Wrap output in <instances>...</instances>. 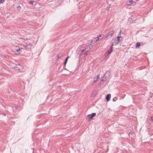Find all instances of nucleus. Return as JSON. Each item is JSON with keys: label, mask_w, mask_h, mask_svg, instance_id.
<instances>
[{"label": "nucleus", "mask_w": 153, "mask_h": 153, "mask_svg": "<svg viewBox=\"0 0 153 153\" xmlns=\"http://www.w3.org/2000/svg\"><path fill=\"white\" fill-rule=\"evenodd\" d=\"M122 40L121 39L116 38L114 40V42L112 44V45H116L120 43Z\"/></svg>", "instance_id": "nucleus-1"}, {"label": "nucleus", "mask_w": 153, "mask_h": 153, "mask_svg": "<svg viewBox=\"0 0 153 153\" xmlns=\"http://www.w3.org/2000/svg\"><path fill=\"white\" fill-rule=\"evenodd\" d=\"M114 33V32L113 31H111L108 32L105 35V38L107 39H108L112 36V35Z\"/></svg>", "instance_id": "nucleus-2"}, {"label": "nucleus", "mask_w": 153, "mask_h": 153, "mask_svg": "<svg viewBox=\"0 0 153 153\" xmlns=\"http://www.w3.org/2000/svg\"><path fill=\"white\" fill-rule=\"evenodd\" d=\"M96 113H93L91 115H88V120L90 121L96 115Z\"/></svg>", "instance_id": "nucleus-3"}, {"label": "nucleus", "mask_w": 153, "mask_h": 153, "mask_svg": "<svg viewBox=\"0 0 153 153\" xmlns=\"http://www.w3.org/2000/svg\"><path fill=\"white\" fill-rule=\"evenodd\" d=\"M16 70L21 71H22L23 67L20 65H18L16 67Z\"/></svg>", "instance_id": "nucleus-4"}, {"label": "nucleus", "mask_w": 153, "mask_h": 153, "mask_svg": "<svg viewBox=\"0 0 153 153\" xmlns=\"http://www.w3.org/2000/svg\"><path fill=\"white\" fill-rule=\"evenodd\" d=\"M110 74V72L109 71H107L104 74V77H105V78H107L109 77Z\"/></svg>", "instance_id": "nucleus-5"}, {"label": "nucleus", "mask_w": 153, "mask_h": 153, "mask_svg": "<svg viewBox=\"0 0 153 153\" xmlns=\"http://www.w3.org/2000/svg\"><path fill=\"white\" fill-rule=\"evenodd\" d=\"M103 38V37H102L101 38H100L99 37H97L96 38H93L92 40L93 42H96L97 41L99 40L100 39H102Z\"/></svg>", "instance_id": "nucleus-6"}, {"label": "nucleus", "mask_w": 153, "mask_h": 153, "mask_svg": "<svg viewBox=\"0 0 153 153\" xmlns=\"http://www.w3.org/2000/svg\"><path fill=\"white\" fill-rule=\"evenodd\" d=\"M29 4L33 5L35 6L36 4V2L35 1H30L29 2Z\"/></svg>", "instance_id": "nucleus-7"}, {"label": "nucleus", "mask_w": 153, "mask_h": 153, "mask_svg": "<svg viewBox=\"0 0 153 153\" xmlns=\"http://www.w3.org/2000/svg\"><path fill=\"white\" fill-rule=\"evenodd\" d=\"M111 97V95L110 94H108L106 97V99L107 101H108L110 100V98Z\"/></svg>", "instance_id": "nucleus-8"}, {"label": "nucleus", "mask_w": 153, "mask_h": 153, "mask_svg": "<svg viewBox=\"0 0 153 153\" xmlns=\"http://www.w3.org/2000/svg\"><path fill=\"white\" fill-rule=\"evenodd\" d=\"M24 46L27 49H30L31 48V46L30 45H25Z\"/></svg>", "instance_id": "nucleus-9"}, {"label": "nucleus", "mask_w": 153, "mask_h": 153, "mask_svg": "<svg viewBox=\"0 0 153 153\" xmlns=\"http://www.w3.org/2000/svg\"><path fill=\"white\" fill-rule=\"evenodd\" d=\"M121 31H120V33L118 34V36L116 37V38H119V39H121V40L122 39V36H121Z\"/></svg>", "instance_id": "nucleus-10"}, {"label": "nucleus", "mask_w": 153, "mask_h": 153, "mask_svg": "<svg viewBox=\"0 0 153 153\" xmlns=\"http://www.w3.org/2000/svg\"><path fill=\"white\" fill-rule=\"evenodd\" d=\"M140 45V43L139 42H137L136 44V48H138L139 47Z\"/></svg>", "instance_id": "nucleus-11"}, {"label": "nucleus", "mask_w": 153, "mask_h": 153, "mask_svg": "<svg viewBox=\"0 0 153 153\" xmlns=\"http://www.w3.org/2000/svg\"><path fill=\"white\" fill-rule=\"evenodd\" d=\"M138 1V0H131V4L135 3Z\"/></svg>", "instance_id": "nucleus-12"}, {"label": "nucleus", "mask_w": 153, "mask_h": 153, "mask_svg": "<svg viewBox=\"0 0 153 153\" xmlns=\"http://www.w3.org/2000/svg\"><path fill=\"white\" fill-rule=\"evenodd\" d=\"M112 51L111 50H109L107 52H106L105 54V56H107L108 54L110 53Z\"/></svg>", "instance_id": "nucleus-13"}, {"label": "nucleus", "mask_w": 153, "mask_h": 153, "mask_svg": "<svg viewBox=\"0 0 153 153\" xmlns=\"http://www.w3.org/2000/svg\"><path fill=\"white\" fill-rule=\"evenodd\" d=\"M15 50L16 51L18 52L20 50V48L19 47H16Z\"/></svg>", "instance_id": "nucleus-14"}, {"label": "nucleus", "mask_w": 153, "mask_h": 153, "mask_svg": "<svg viewBox=\"0 0 153 153\" xmlns=\"http://www.w3.org/2000/svg\"><path fill=\"white\" fill-rule=\"evenodd\" d=\"M16 8L18 10H20L21 8V7L19 5Z\"/></svg>", "instance_id": "nucleus-15"}, {"label": "nucleus", "mask_w": 153, "mask_h": 153, "mask_svg": "<svg viewBox=\"0 0 153 153\" xmlns=\"http://www.w3.org/2000/svg\"><path fill=\"white\" fill-rule=\"evenodd\" d=\"M131 0H130L129 1H127V2L126 4L128 5H130L131 4Z\"/></svg>", "instance_id": "nucleus-16"}, {"label": "nucleus", "mask_w": 153, "mask_h": 153, "mask_svg": "<svg viewBox=\"0 0 153 153\" xmlns=\"http://www.w3.org/2000/svg\"><path fill=\"white\" fill-rule=\"evenodd\" d=\"M4 1V0H0V3H3Z\"/></svg>", "instance_id": "nucleus-17"}, {"label": "nucleus", "mask_w": 153, "mask_h": 153, "mask_svg": "<svg viewBox=\"0 0 153 153\" xmlns=\"http://www.w3.org/2000/svg\"><path fill=\"white\" fill-rule=\"evenodd\" d=\"M117 100V98H116V97H115V98H114L113 99V101H116Z\"/></svg>", "instance_id": "nucleus-18"}, {"label": "nucleus", "mask_w": 153, "mask_h": 153, "mask_svg": "<svg viewBox=\"0 0 153 153\" xmlns=\"http://www.w3.org/2000/svg\"><path fill=\"white\" fill-rule=\"evenodd\" d=\"M69 57V56H67L65 59V61H67L68 58Z\"/></svg>", "instance_id": "nucleus-19"}, {"label": "nucleus", "mask_w": 153, "mask_h": 153, "mask_svg": "<svg viewBox=\"0 0 153 153\" xmlns=\"http://www.w3.org/2000/svg\"><path fill=\"white\" fill-rule=\"evenodd\" d=\"M57 57L58 58H59V57H60L61 56V55L60 54H58L57 55Z\"/></svg>", "instance_id": "nucleus-20"}, {"label": "nucleus", "mask_w": 153, "mask_h": 153, "mask_svg": "<svg viewBox=\"0 0 153 153\" xmlns=\"http://www.w3.org/2000/svg\"><path fill=\"white\" fill-rule=\"evenodd\" d=\"M15 106L16 108L18 109V106L17 105H15Z\"/></svg>", "instance_id": "nucleus-21"}, {"label": "nucleus", "mask_w": 153, "mask_h": 153, "mask_svg": "<svg viewBox=\"0 0 153 153\" xmlns=\"http://www.w3.org/2000/svg\"><path fill=\"white\" fill-rule=\"evenodd\" d=\"M85 56H86L87 55V53H84Z\"/></svg>", "instance_id": "nucleus-22"}, {"label": "nucleus", "mask_w": 153, "mask_h": 153, "mask_svg": "<svg viewBox=\"0 0 153 153\" xmlns=\"http://www.w3.org/2000/svg\"><path fill=\"white\" fill-rule=\"evenodd\" d=\"M113 46V45H111V48H110V50H111V51H112V46Z\"/></svg>", "instance_id": "nucleus-23"}, {"label": "nucleus", "mask_w": 153, "mask_h": 153, "mask_svg": "<svg viewBox=\"0 0 153 153\" xmlns=\"http://www.w3.org/2000/svg\"><path fill=\"white\" fill-rule=\"evenodd\" d=\"M67 61H65V63H64V65H65L66 64Z\"/></svg>", "instance_id": "nucleus-24"}, {"label": "nucleus", "mask_w": 153, "mask_h": 153, "mask_svg": "<svg viewBox=\"0 0 153 153\" xmlns=\"http://www.w3.org/2000/svg\"><path fill=\"white\" fill-rule=\"evenodd\" d=\"M97 79H98L99 78V75H97Z\"/></svg>", "instance_id": "nucleus-25"}, {"label": "nucleus", "mask_w": 153, "mask_h": 153, "mask_svg": "<svg viewBox=\"0 0 153 153\" xmlns=\"http://www.w3.org/2000/svg\"><path fill=\"white\" fill-rule=\"evenodd\" d=\"M102 36L101 35H100L98 37H99L100 38H101Z\"/></svg>", "instance_id": "nucleus-26"}, {"label": "nucleus", "mask_w": 153, "mask_h": 153, "mask_svg": "<svg viewBox=\"0 0 153 153\" xmlns=\"http://www.w3.org/2000/svg\"><path fill=\"white\" fill-rule=\"evenodd\" d=\"M97 80H94V82H97Z\"/></svg>", "instance_id": "nucleus-27"}, {"label": "nucleus", "mask_w": 153, "mask_h": 153, "mask_svg": "<svg viewBox=\"0 0 153 153\" xmlns=\"http://www.w3.org/2000/svg\"><path fill=\"white\" fill-rule=\"evenodd\" d=\"M84 51V50H82L81 52H82L83 51Z\"/></svg>", "instance_id": "nucleus-28"}, {"label": "nucleus", "mask_w": 153, "mask_h": 153, "mask_svg": "<svg viewBox=\"0 0 153 153\" xmlns=\"http://www.w3.org/2000/svg\"><path fill=\"white\" fill-rule=\"evenodd\" d=\"M151 119H152V120L153 121V118H152Z\"/></svg>", "instance_id": "nucleus-29"}, {"label": "nucleus", "mask_w": 153, "mask_h": 153, "mask_svg": "<svg viewBox=\"0 0 153 153\" xmlns=\"http://www.w3.org/2000/svg\"><path fill=\"white\" fill-rule=\"evenodd\" d=\"M4 115H6V114H4Z\"/></svg>", "instance_id": "nucleus-30"}, {"label": "nucleus", "mask_w": 153, "mask_h": 153, "mask_svg": "<svg viewBox=\"0 0 153 153\" xmlns=\"http://www.w3.org/2000/svg\"><path fill=\"white\" fill-rule=\"evenodd\" d=\"M4 115H6V114H4Z\"/></svg>", "instance_id": "nucleus-31"}, {"label": "nucleus", "mask_w": 153, "mask_h": 153, "mask_svg": "<svg viewBox=\"0 0 153 153\" xmlns=\"http://www.w3.org/2000/svg\"><path fill=\"white\" fill-rule=\"evenodd\" d=\"M96 80H97H97H98V79H97H97H96Z\"/></svg>", "instance_id": "nucleus-32"}, {"label": "nucleus", "mask_w": 153, "mask_h": 153, "mask_svg": "<svg viewBox=\"0 0 153 153\" xmlns=\"http://www.w3.org/2000/svg\"><path fill=\"white\" fill-rule=\"evenodd\" d=\"M103 79H102V81H103Z\"/></svg>", "instance_id": "nucleus-33"}]
</instances>
